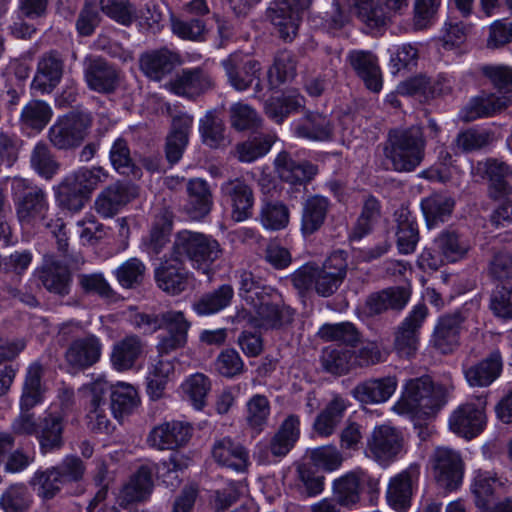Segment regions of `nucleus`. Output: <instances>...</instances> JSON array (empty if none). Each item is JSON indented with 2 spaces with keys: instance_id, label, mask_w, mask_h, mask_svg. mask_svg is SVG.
Masks as SVG:
<instances>
[{
  "instance_id": "1",
  "label": "nucleus",
  "mask_w": 512,
  "mask_h": 512,
  "mask_svg": "<svg viewBox=\"0 0 512 512\" xmlns=\"http://www.w3.org/2000/svg\"><path fill=\"white\" fill-rule=\"evenodd\" d=\"M240 296L246 307L238 317L247 320L252 326L277 328L291 322L293 318V311L280 305L279 295L270 288L259 286L249 272L240 275Z\"/></svg>"
},
{
  "instance_id": "2",
  "label": "nucleus",
  "mask_w": 512,
  "mask_h": 512,
  "mask_svg": "<svg viewBox=\"0 0 512 512\" xmlns=\"http://www.w3.org/2000/svg\"><path fill=\"white\" fill-rule=\"evenodd\" d=\"M12 191L15 200L16 214L23 227L44 226L56 237L59 249L67 246L66 232L61 219L53 221L49 218V201L47 193L39 187H28V182L14 178Z\"/></svg>"
},
{
  "instance_id": "3",
  "label": "nucleus",
  "mask_w": 512,
  "mask_h": 512,
  "mask_svg": "<svg viewBox=\"0 0 512 512\" xmlns=\"http://www.w3.org/2000/svg\"><path fill=\"white\" fill-rule=\"evenodd\" d=\"M452 387L434 386L429 377L408 380L392 409L399 415L427 419L447 402Z\"/></svg>"
},
{
  "instance_id": "4",
  "label": "nucleus",
  "mask_w": 512,
  "mask_h": 512,
  "mask_svg": "<svg viewBox=\"0 0 512 512\" xmlns=\"http://www.w3.org/2000/svg\"><path fill=\"white\" fill-rule=\"evenodd\" d=\"M347 259L343 251L332 253L322 267L305 264L291 274L293 286L301 293L314 289L323 297L332 295L346 276Z\"/></svg>"
},
{
  "instance_id": "5",
  "label": "nucleus",
  "mask_w": 512,
  "mask_h": 512,
  "mask_svg": "<svg viewBox=\"0 0 512 512\" xmlns=\"http://www.w3.org/2000/svg\"><path fill=\"white\" fill-rule=\"evenodd\" d=\"M425 140L419 127L397 130L390 134L385 148L386 158L396 171L414 170L423 160Z\"/></svg>"
},
{
  "instance_id": "6",
  "label": "nucleus",
  "mask_w": 512,
  "mask_h": 512,
  "mask_svg": "<svg viewBox=\"0 0 512 512\" xmlns=\"http://www.w3.org/2000/svg\"><path fill=\"white\" fill-rule=\"evenodd\" d=\"M174 252L179 257H187L194 269L208 274L212 264L221 256L222 250L215 239L185 230L178 233Z\"/></svg>"
},
{
  "instance_id": "7",
  "label": "nucleus",
  "mask_w": 512,
  "mask_h": 512,
  "mask_svg": "<svg viewBox=\"0 0 512 512\" xmlns=\"http://www.w3.org/2000/svg\"><path fill=\"white\" fill-rule=\"evenodd\" d=\"M487 399L479 395L458 405L448 418L450 431L465 439L478 436L487 423Z\"/></svg>"
},
{
  "instance_id": "8",
  "label": "nucleus",
  "mask_w": 512,
  "mask_h": 512,
  "mask_svg": "<svg viewBox=\"0 0 512 512\" xmlns=\"http://www.w3.org/2000/svg\"><path fill=\"white\" fill-rule=\"evenodd\" d=\"M405 437L389 424L377 425L367 438L366 454L381 465H388L405 452Z\"/></svg>"
},
{
  "instance_id": "9",
  "label": "nucleus",
  "mask_w": 512,
  "mask_h": 512,
  "mask_svg": "<svg viewBox=\"0 0 512 512\" xmlns=\"http://www.w3.org/2000/svg\"><path fill=\"white\" fill-rule=\"evenodd\" d=\"M333 491L340 505L353 507L360 503L364 492L378 493L379 480L363 469H355L337 478L333 483Z\"/></svg>"
},
{
  "instance_id": "10",
  "label": "nucleus",
  "mask_w": 512,
  "mask_h": 512,
  "mask_svg": "<svg viewBox=\"0 0 512 512\" xmlns=\"http://www.w3.org/2000/svg\"><path fill=\"white\" fill-rule=\"evenodd\" d=\"M431 469L437 484L447 490L458 489L464 477V463L460 454L447 447L435 449L431 460Z\"/></svg>"
},
{
  "instance_id": "11",
  "label": "nucleus",
  "mask_w": 512,
  "mask_h": 512,
  "mask_svg": "<svg viewBox=\"0 0 512 512\" xmlns=\"http://www.w3.org/2000/svg\"><path fill=\"white\" fill-rule=\"evenodd\" d=\"M109 390L110 383L103 377L97 378L82 388L87 403L88 426L99 433H109L112 427L107 415L106 396Z\"/></svg>"
},
{
  "instance_id": "12",
  "label": "nucleus",
  "mask_w": 512,
  "mask_h": 512,
  "mask_svg": "<svg viewBox=\"0 0 512 512\" xmlns=\"http://www.w3.org/2000/svg\"><path fill=\"white\" fill-rule=\"evenodd\" d=\"M310 0H275L268 8L267 16L284 41H292L298 31L300 11L306 9Z\"/></svg>"
},
{
  "instance_id": "13",
  "label": "nucleus",
  "mask_w": 512,
  "mask_h": 512,
  "mask_svg": "<svg viewBox=\"0 0 512 512\" xmlns=\"http://www.w3.org/2000/svg\"><path fill=\"white\" fill-rule=\"evenodd\" d=\"M334 2L336 16L333 19V25L335 28L343 26L351 13L356 14L371 27L386 24V14L381 8V0H334Z\"/></svg>"
},
{
  "instance_id": "14",
  "label": "nucleus",
  "mask_w": 512,
  "mask_h": 512,
  "mask_svg": "<svg viewBox=\"0 0 512 512\" xmlns=\"http://www.w3.org/2000/svg\"><path fill=\"white\" fill-rule=\"evenodd\" d=\"M419 475V467L410 465L390 478L386 489L389 506L396 511H404L410 506Z\"/></svg>"
},
{
  "instance_id": "15",
  "label": "nucleus",
  "mask_w": 512,
  "mask_h": 512,
  "mask_svg": "<svg viewBox=\"0 0 512 512\" xmlns=\"http://www.w3.org/2000/svg\"><path fill=\"white\" fill-rule=\"evenodd\" d=\"M428 314L427 307L418 304L403 320L395 336V349L400 356L410 357L419 347V329Z\"/></svg>"
},
{
  "instance_id": "16",
  "label": "nucleus",
  "mask_w": 512,
  "mask_h": 512,
  "mask_svg": "<svg viewBox=\"0 0 512 512\" xmlns=\"http://www.w3.org/2000/svg\"><path fill=\"white\" fill-rule=\"evenodd\" d=\"M510 482L506 477L488 470H475L472 474L470 492L478 509H486L496 491H507Z\"/></svg>"
},
{
  "instance_id": "17",
  "label": "nucleus",
  "mask_w": 512,
  "mask_h": 512,
  "mask_svg": "<svg viewBox=\"0 0 512 512\" xmlns=\"http://www.w3.org/2000/svg\"><path fill=\"white\" fill-rule=\"evenodd\" d=\"M86 134V122L75 115L58 119L49 130L50 141L58 149H69L79 145Z\"/></svg>"
},
{
  "instance_id": "18",
  "label": "nucleus",
  "mask_w": 512,
  "mask_h": 512,
  "mask_svg": "<svg viewBox=\"0 0 512 512\" xmlns=\"http://www.w3.org/2000/svg\"><path fill=\"white\" fill-rule=\"evenodd\" d=\"M223 201L231 207V216L237 221L246 220L252 214L254 197L251 188L238 179L222 184Z\"/></svg>"
},
{
  "instance_id": "19",
  "label": "nucleus",
  "mask_w": 512,
  "mask_h": 512,
  "mask_svg": "<svg viewBox=\"0 0 512 512\" xmlns=\"http://www.w3.org/2000/svg\"><path fill=\"white\" fill-rule=\"evenodd\" d=\"M136 195L137 190L134 186L117 183L105 188L96 197L94 207L102 217L110 218L117 214Z\"/></svg>"
},
{
  "instance_id": "20",
  "label": "nucleus",
  "mask_w": 512,
  "mask_h": 512,
  "mask_svg": "<svg viewBox=\"0 0 512 512\" xmlns=\"http://www.w3.org/2000/svg\"><path fill=\"white\" fill-rule=\"evenodd\" d=\"M191 431L192 428L187 423H163L150 432L148 443L158 450L173 449L186 444L191 437Z\"/></svg>"
},
{
  "instance_id": "21",
  "label": "nucleus",
  "mask_w": 512,
  "mask_h": 512,
  "mask_svg": "<svg viewBox=\"0 0 512 512\" xmlns=\"http://www.w3.org/2000/svg\"><path fill=\"white\" fill-rule=\"evenodd\" d=\"M397 386V379L393 376L369 379L358 384L353 389L352 395L364 404H380L392 397Z\"/></svg>"
},
{
  "instance_id": "22",
  "label": "nucleus",
  "mask_w": 512,
  "mask_h": 512,
  "mask_svg": "<svg viewBox=\"0 0 512 512\" xmlns=\"http://www.w3.org/2000/svg\"><path fill=\"white\" fill-rule=\"evenodd\" d=\"M152 474L153 469L151 466H141L120 491L118 495L119 504L126 507L146 499L153 487Z\"/></svg>"
},
{
  "instance_id": "23",
  "label": "nucleus",
  "mask_w": 512,
  "mask_h": 512,
  "mask_svg": "<svg viewBox=\"0 0 512 512\" xmlns=\"http://www.w3.org/2000/svg\"><path fill=\"white\" fill-rule=\"evenodd\" d=\"M213 205L212 195L205 180L190 179L187 183L185 212L192 220H201L209 214Z\"/></svg>"
},
{
  "instance_id": "24",
  "label": "nucleus",
  "mask_w": 512,
  "mask_h": 512,
  "mask_svg": "<svg viewBox=\"0 0 512 512\" xmlns=\"http://www.w3.org/2000/svg\"><path fill=\"white\" fill-rule=\"evenodd\" d=\"M193 126V117L181 113L173 118L172 129L167 137L166 157L172 164L177 163L188 144Z\"/></svg>"
},
{
  "instance_id": "25",
  "label": "nucleus",
  "mask_w": 512,
  "mask_h": 512,
  "mask_svg": "<svg viewBox=\"0 0 512 512\" xmlns=\"http://www.w3.org/2000/svg\"><path fill=\"white\" fill-rule=\"evenodd\" d=\"M101 351L102 345L99 339L90 335L72 342L65 357L71 367L81 369L96 363L100 359Z\"/></svg>"
},
{
  "instance_id": "26",
  "label": "nucleus",
  "mask_w": 512,
  "mask_h": 512,
  "mask_svg": "<svg viewBox=\"0 0 512 512\" xmlns=\"http://www.w3.org/2000/svg\"><path fill=\"white\" fill-rule=\"evenodd\" d=\"M348 60L369 90L373 92L381 90L382 75L374 55L364 51H353L349 53Z\"/></svg>"
},
{
  "instance_id": "27",
  "label": "nucleus",
  "mask_w": 512,
  "mask_h": 512,
  "mask_svg": "<svg viewBox=\"0 0 512 512\" xmlns=\"http://www.w3.org/2000/svg\"><path fill=\"white\" fill-rule=\"evenodd\" d=\"M275 167L279 177L290 184L305 183L317 173L315 165L305 161L297 162L285 152L276 157Z\"/></svg>"
},
{
  "instance_id": "28",
  "label": "nucleus",
  "mask_w": 512,
  "mask_h": 512,
  "mask_svg": "<svg viewBox=\"0 0 512 512\" xmlns=\"http://www.w3.org/2000/svg\"><path fill=\"white\" fill-rule=\"evenodd\" d=\"M62 75L63 63L61 59L53 54L45 55L38 63L32 81V88L41 93H49L59 84Z\"/></svg>"
},
{
  "instance_id": "29",
  "label": "nucleus",
  "mask_w": 512,
  "mask_h": 512,
  "mask_svg": "<svg viewBox=\"0 0 512 512\" xmlns=\"http://www.w3.org/2000/svg\"><path fill=\"white\" fill-rule=\"evenodd\" d=\"M502 360L499 352L464 370L467 383L471 387H486L492 384L501 374Z\"/></svg>"
},
{
  "instance_id": "30",
  "label": "nucleus",
  "mask_w": 512,
  "mask_h": 512,
  "mask_svg": "<svg viewBox=\"0 0 512 512\" xmlns=\"http://www.w3.org/2000/svg\"><path fill=\"white\" fill-rule=\"evenodd\" d=\"M178 64L179 56L167 49L146 53L140 59V67L144 74L155 81L161 80Z\"/></svg>"
},
{
  "instance_id": "31",
  "label": "nucleus",
  "mask_w": 512,
  "mask_h": 512,
  "mask_svg": "<svg viewBox=\"0 0 512 512\" xmlns=\"http://www.w3.org/2000/svg\"><path fill=\"white\" fill-rule=\"evenodd\" d=\"M328 209L327 198L319 195L308 197L302 208L301 233L304 236H309L318 231L324 224Z\"/></svg>"
},
{
  "instance_id": "32",
  "label": "nucleus",
  "mask_w": 512,
  "mask_h": 512,
  "mask_svg": "<svg viewBox=\"0 0 512 512\" xmlns=\"http://www.w3.org/2000/svg\"><path fill=\"white\" fill-rule=\"evenodd\" d=\"M54 191L59 204L74 212L80 211L88 200L76 172L67 175Z\"/></svg>"
},
{
  "instance_id": "33",
  "label": "nucleus",
  "mask_w": 512,
  "mask_h": 512,
  "mask_svg": "<svg viewBox=\"0 0 512 512\" xmlns=\"http://www.w3.org/2000/svg\"><path fill=\"white\" fill-rule=\"evenodd\" d=\"M111 412L117 420L132 414L139 406L140 399L136 389L125 382L110 384Z\"/></svg>"
},
{
  "instance_id": "34",
  "label": "nucleus",
  "mask_w": 512,
  "mask_h": 512,
  "mask_svg": "<svg viewBox=\"0 0 512 512\" xmlns=\"http://www.w3.org/2000/svg\"><path fill=\"white\" fill-rule=\"evenodd\" d=\"M160 289L171 295L181 293L187 286V273L179 261H165L155 271Z\"/></svg>"
},
{
  "instance_id": "35",
  "label": "nucleus",
  "mask_w": 512,
  "mask_h": 512,
  "mask_svg": "<svg viewBox=\"0 0 512 512\" xmlns=\"http://www.w3.org/2000/svg\"><path fill=\"white\" fill-rule=\"evenodd\" d=\"M511 101L512 97L508 91L501 97L494 94L478 96L473 98L462 110L461 116L465 121H472L501 110Z\"/></svg>"
},
{
  "instance_id": "36",
  "label": "nucleus",
  "mask_w": 512,
  "mask_h": 512,
  "mask_svg": "<svg viewBox=\"0 0 512 512\" xmlns=\"http://www.w3.org/2000/svg\"><path fill=\"white\" fill-rule=\"evenodd\" d=\"M212 456L218 464L236 471H244L248 466L246 450L230 439H222L216 442L212 450Z\"/></svg>"
},
{
  "instance_id": "37",
  "label": "nucleus",
  "mask_w": 512,
  "mask_h": 512,
  "mask_svg": "<svg viewBox=\"0 0 512 512\" xmlns=\"http://www.w3.org/2000/svg\"><path fill=\"white\" fill-rule=\"evenodd\" d=\"M460 324L461 318L458 314L439 319L434 329L433 343L440 352L450 353L458 346Z\"/></svg>"
},
{
  "instance_id": "38",
  "label": "nucleus",
  "mask_w": 512,
  "mask_h": 512,
  "mask_svg": "<svg viewBox=\"0 0 512 512\" xmlns=\"http://www.w3.org/2000/svg\"><path fill=\"white\" fill-rule=\"evenodd\" d=\"M52 115V108L48 103L42 100H31L21 111V128L28 134L39 133L49 123Z\"/></svg>"
},
{
  "instance_id": "39",
  "label": "nucleus",
  "mask_w": 512,
  "mask_h": 512,
  "mask_svg": "<svg viewBox=\"0 0 512 512\" xmlns=\"http://www.w3.org/2000/svg\"><path fill=\"white\" fill-rule=\"evenodd\" d=\"M294 134L312 141H326L332 136L330 121L323 115L310 114L292 125Z\"/></svg>"
},
{
  "instance_id": "40",
  "label": "nucleus",
  "mask_w": 512,
  "mask_h": 512,
  "mask_svg": "<svg viewBox=\"0 0 512 512\" xmlns=\"http://www.w3.org/2000/svg\"><path fill=\"white\" fill-rule=\"evenodd\" d=\"M212 85L210 77L199 70H185L170 83L173 93L194 97L204 92Z\"/></svg>"
},
{
  "instance_id": "41",
  "label": "nucleus",
  "mask_w": 512,
  "mask_h": 512,
  "mask_svg": "<svg viewBox=\"0 0 512 512\" xmlns=\"http://www.w3.org/2000/svg\"><path fill=\"white\" fill-rule=\"evenodd\" d=\"M142 343L134 336H128L114 345L111 363L117 371H127L134 367L142 353Z\"/></svg>"
},
{
  "instance_id": "42",
  "label": "nucleus",
  "mask_w": 512,
  "mask_h": 512,
  "mask_svg": "<svg viewBox=\"0 0 512 512\" xmlns=\"http://www.w3.org/2000/svg\"><path fill=\"white\" fill-rule=\"evenodd\" d=\"M410 293L406 288H389L371 295L367 300V308L371 314H379L388 309H402L406 306Z\"/></svg>"
},
{
  "instance_id": "43",
  "label": "nucleus",
  "mask_w": 512,
  "mask_h": 512,
  "mask_svg": "<svg viewBox=\"0 0 512 512\" xmlns=\"http://www.w3.org/2000/svg\"><path fill=\"white\" fill-rule=\"evenodd\" d=\"M271 414L269 399L262 394H254L245 404V421L247 427L259 434L266 426Z\"/></svg>"
},
{
  "instance_id": "44",
  "label": "nucleus",
  "mask_w": 512,
  "mask_h": 512,
  "mask_svg": "<svg viewBox=\"0 0 512 512\" xmlns=\"http://www.w3.org/2000/svg\"><path fill=\"white\" fill-rule=\"evenodd\" d=\"M41 279L43 285L50 292L60 295L68 293L69 271L65 265L51 256L45 257Z\"/></svg>"
},
{
  "instance_id": "45",
  "label": "nucleus",
  "mask_w": 512,
  "mask_h": 512,
  "mask_svg": "<svg viewBox=\"0 0 512 512\" xmlns=\"http://www.w3.org/2000/svg\"><path fill=\"white\" fill-rule=\"evenodd\" d=\"M397 222V244L399 251L403 254L412 253L418 242V230L410 212L401 208L395 212Z\"/></svg>"
},
{
  "instance_id": "46",
  "label": "nucleus",
  "mask_w": 512,
  "mask_h": 512,
  "mask_svg": "<svg viewBox=\"0 0 512 512\" xmlns=\"http://www.w3.org/2000/svg\"><path fill=\"white\" fill-rule=\"evenodd\" d=\"M300 436V420L295 415L288 416L273 437L270 449L274 456H284L294 446Z\"/></svg>"
},
{
  "instance_id": "47",
  "label": "nucleus",
  "mask_w": 512,
  "mask_h": 512,
  "mask_svg": "<svg viewBox=\"0 0 512 512\" xmlns=\"http://www.w3.org/2000/svg\"><path fill=\"white\" fill-rule=\"evenodd\" d=\"M174 373V363L171 360L159 359L152 363L147 372V393L150 398L160 399L166 388V385Z\"/></svg>"
},
{
  "instance_id": "48",
  "label": "nucleus",
  "mask_w": 512,
  "mask_h": 512,
  "mask_svg": "<svg viewBox=\"0 0 512 512\" xmlns=\"http://www.w3.org/2000/svg\"><path fill=\"white\" fill-rule=\"evenodd\" d=\"M41 374L42 367L38 363H33L28 367L20 399V409L31 410L42 402L45 388L41 384Z\"/></svg>"
},
{
  "instance_id": "49",
  "label": "nucleus",
  "mask_w": 512,
  "mask_h": 512,
  "mask_svg": "<svg viewBox=\"0 0 512 512\" xmlns=\"http://www.w3.org/2000/svg\"><path fill=\"white\" fill-rule=\"evenodd\" d=\"M346 408L347 402L343 398L334 397L317 416L314 422V430L324 437L332 435L343 418Z\"/></svg>"
},
{
  "instance_id": "50",
  "label": "nucleus",
  "mask_w": 512,
  "mask_h": 512,
  "mask_svg": "<svg viewBox=\"0 0 512 512\" xmlns=\"http://www.w3.org/2000/svg\"><path fill=\"white\" fill-rule=\"evenodd\" d=\"M230 84L238 91L246 90L254 80H258L260 64L257 61L249 60L243 68L236 70L235 57H229L223 61Z\"/></svg>"
},
{
  "instance_id": "51",
  "label": "nucleus",
  "mask_w": 512,
  "mask_h": 512,
  "mask_svg": "<svg viewBox=\"0 0 512 512\" xmlns=\"http://www.w3.org/2000/svg\"><path fill=\"white\" fill-rule=\"evenodd\" d=\"M233 295L230 285H222L213 292L203 295L193 304V310L200 316L218 313L231 303Z\"/></svg>"
},
{
  "instance_id": "52",
  "label": "nucleus",
  "mask_w": 512,
  "mask_h": 512,
  "mask_svg": "<svg viewBox=\"0 0 512 512\" xmlns=\"http://www.w3.org/2000/svg\"><path fill=\"white\" fill-rule=\"evenodd\" d=\"M181 390L183 397L189 401L195 409L201 410L206 405V399L211 390V382L206 375L194 373L183 381Z\"/></svg>"
},
{
  "instance_id": "53",
  "label": "nucleus",
  "mask_w": 512,
  "mask_h": 512,
  "mask_svg": "<svg viewBox=\"0 0 512 512\" xmlns=\"http://www.w3.org/2000/svg\"><path fill=\"white\" fill-rule=\"evenodd\" d=\"M454 202L447 196L434 194L421 202V208L426 219L427 226L432 228L440 222H444L450 216Z\"/></svg>"
},
{
  "instance_id": "54",
  "label": "nucleus",
  "mask_w": 512,
  "mask_h": 512,
  "mask_svg": "<svg viewBox=\"0 0 512 512\" xmlns=\"http://www.w3.org/2000/svg\"><path fill=\"white\" fill-rule=\"evenodd\" d=\"M63 420L60 415H48L41 421L37 438L43 452L59 449L62 444Z\"/></svg>"
},
{
  "instance_id": "55",
  "label": "nucleus",
  "mask_w": 512,
  "mask_h": 512,
  "mask_svg": "<svg viewBox=\"0 0 512 512\" xmlns=\"http://www.w3.org/2000/svg\"><path fill=\"white\" fill-rule=\"evenodd\" d=\"M436 252L441 254L446 262H457L463 259L469 249V243L454 232L442 233L434 242Z\"/></svg>"
},
{
  "instance_id": "56",
  "label": "nucleus",
  "mask_w": 512,
  "mask_h": 512,
  "mask_svg": "<svg viewBox=\"0 0 512 512\" xmlns=\"http://www.w3.org/2000/svg\"><path fill=\"white\" fill-rule=\"evenodd\" d=\"M303 104V97L296 91H288L282 98L271 97L265 103V112L276 123H281L291 112Z\"/></svg>"
},
{
  "instance_id": "57",
  "label": "nucleus",
  "mask_w": 512,
  "mask_h": 512,
  "mask_svg": "<svg viewBox=\"0 0 512 512\" xmlns=\"http://www.w3.org/2000/svg\"><path fill=\"white\" fill-rule=\"evenodd\" d=\"M85 77L91 89L98 92H108L114 88L117 74L106 63L95 60L87 69Z\"/></svg>"
},
{
  "instance_id": "58",
  "label": "nucleus",
  "mask_w": 512,
  "mask_h": 512,
  "mask_svg": "<svg viewBox=\"0 0 512 512\" xmlns=\"http://www.w3.org/2000/svg\"><path fill=\"white\" fill-rule=\"evenodd\" d=\"M323 368L332 374L346 373L354 364L350 349L340 344L333 347H326L321 356Z\"/></svg>"
},
{
  "instance_id": "59",
  "label": "nucleus",
  "mask_w": 512,
  "mask_h": 512,
  "mask_svg": "<svg viewBox=\"0 0 512 512\" xmlns=\"http://www.w3.org/2000/svg\"><path fill=\"white\" fill-rule=\"evenodd\" d=\"M296 74V62L294 57L287 51L278 53L268 70V81L272 88L290 81Z\"/></svg>"
},
{
  "instance_id": "60",
  "label": "nucleus",
  "mask_w": 512,
  "mask_h": 512,
  "mask_svg": "<svg viewBox=\"0 0 512 512\" xmlns=\"http://www.w3.org/2000/svg\"><path fill=\"white\" fill-rule=\"evenodd\" d=\"M485 173L491 187L497 192L503 194L512 192V169L506 163L497 159H488L485 162Z\"/></svg>"
},
{
  "instance_id": "61",
  "label": "nucleus",
  "mask_w": 512,
  "mask_h": 512,
  "mask_svg": "<svg viewBox=\"0 0 512 512\" xmlns=\"http://www.w3.org/2000/svg\"><path fill=\"white\" fill-rule=\"evenodd\" d=\"M100 9L109 18L125 26L138 20V11L128 0H100Z\"/></svg>"
},
{
  "instance_id": "62",
  "label": "nucleus",
  "mask_w": 512,
  "mask_h": 512,
  "mask_svg": "<svg viewBox=\"0 0 512 512\" xmlns=\"http://www.w3.org/2000/svg\"><path fill=\"white\" fill-rule=\"evenodd\" d=\"M260 221L267 230H281L289 223V210L281 202H268L261 208Z\"/></svg>"
},
{
  "instance_id": "63",
  "label": "nucleus",
  "mask_w": 512,
  "mask_h": 512,
  "mask_svg": "<svg viewBox=\"0 0 512 512\" xmlns=\"http://www.w3.org/2000/svg\"><path fill=\"white\" fill-rule=\"evenodd\" d=\"M64 484L61 473L56 468L36 472L32 479V485L35 486L39 496L44 499L52 498Z\"/></svg>"
},
{
  "instance_id": "64",
  "label": "nucleus",
  "mask_w": 512,
  "mask_h": 512,
  "mask_svg": "<svg viewBox=\"0 0 512 512\" xmlns=\"http://www.w3.org/2000/svg\"><path fill=\"white\" fill-rule=\"evenodd\" d=\"M273 141L272 136H258L239 144L237 146L238 159L247 163L257 160L269 152Z\"/></svg>"
}]
</instances>
